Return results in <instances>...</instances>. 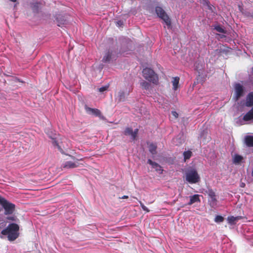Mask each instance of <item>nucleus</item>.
<instances>
[{
	"label": "nucleus",
	"mask_w": 253,
	"mask_h": 253,
	"mask_svg": "<svg viewBox=\"0 0 253 253\" xmlns=\"http://www.w3.org/2000/svg\"><path fill=\"white\" fill-rule=\"evenodd\" d=\"M19 227L17 224L10 223L1 231V234L3 235H7L9 241H13L19 236Z\"/></svg>",
	"instance_id": "f257e3e1"
},
{
	"label": "nucleus",
	"mask_w": 253,
	"mask_h": 253,
	"mask_svg": "<svg viewBox=\"0 0 253 253\" xmlns=\"http://www.w3.org/2000/svg\"><path fill=\"white\" fill-rule=\"evenodd\" d=\"M143 77L154 84H157L159 82V78L157 74L151 68H145L142 71Z\"/></svg>",
	"instance_id": "f03ea898"
},
{
	"label": "nucleus",
	"mask_w": 253,
	"mask_h": 253,
	"mask_svg": "<svg viewBox=\"0 0 253 253\" xmlns=\"http://www.w3.org/2000/svg\"><path fill=\"white\" fill-rule=\"evenodd\" d=\"M0 205L4 210L5 215L13 213L15 209V206L14 204L9 202L5 198L0 196Z\"/></svg>",
	"instance_id": "7ed1b4c3"
},
{
	"label": "nucleus",
	"mask_w": 253,
	"mask_h": 253,
	"mask_svg": "<svg viewBox=\"0 0 253 253\" xmlns=\"http://www.w3.org/2000/svg\"><path fill=\"white\" fill-rule=\"evenodd\" d=\"M186 180L190 184H195L200 181V177L195 169H192L186 173Z\"/></svg>",
	"instance_id": "20e7f679"
},
{
	"label": "nucleus",
	"mask_w": 253,
	"mask_h": 253,
	"mask_svg": "<svg viewBox=\"0 0 253 253\" xmlns=\"http://www.w3.org/2000/svg\"><path fill=\"white\" fill-rule=\"evenodd\" d=\"M155 11L157 15L166 23L167 25L169 26L171 25L170 19L165 11L161 7H156Z\"/></svg>",
	"instance_id": "39448f33"
},
{
	"label": "nucleus",
	"mask_w": 253,
	"mask_h": 253,
	"mask_svg": "<svg viewBox=\"0 0 253 253\" xmlns=\"http://www.w3.org/2000/svg\"><path fill=\"white\" fill-rule=\"evenodd\" d=\"M138 129H135L133 131L131 127H126L124 130V134L126 136H130V138L134 140L138 134Z\"/></svg>",
	"instance_id": "423d86ee"
},
{
	"label": "nucleus",
	"mask_w": 253,
	"mask_h": 253,
	"mask_svg": "<svg viewBox=\"0 0 253 253\" xmlns=\"http://www.w3.org/2000/svg\"><path fill=\"white\" fill-rule=\"evenodd\" d=\"M208 194L211 200H209L211 207H214L217 204V200L215 192L211 189H209Z\"/></svg>",
	"instance_id": "0eeeda50"
},
{
	"label": "nucleus",
	"mask_w": 253,
	"mask_h": 253,
	"mask_svg": "<svg viewBox=\"0 0 253 253\" xmlns=\"http://www.w3.org/2000/svg\"><path fill=\"white\" fill-rule=\"evenodd\" d=\"M236 100H238L243 95L244 88L240 84H236L235 85Z\"/></svg>",
	"instance_id": "6e6552de"
},
{
	"label": "nucleus",
	"mask_w": 253,
	"mask_h": 253,
	"mask_svg": "<svg viewBox=\"0 0 253 253\" xmlns=\"http://www.w3.org/2000/svg\"><path fill=\"white\" fill-rule=\"evenodd\" d=\"M240 10L242 14L246 18L253 19V9H246L240 8Z\"/></svg>",
	"instance_id": "1a4fd4ad"
},
{
	"label": "nucleus",
	"mask_w": 253,
	"mask_h": 253,
	"mask_svg": "<svg viewBox=\"0 0 253 253\" xmlns=\"http://www.w3.org/2000/svg\"><path fill=\"white\" fill-rule=\"evenodd\" d=\"M147 163L151 165L152 168L155 169L156 171L159 172L160 173H162L163 171L162 167L158 163L152 161L150 159L148 160Z\"/></svg>",
	"instance_id": "9d476101"
},
{
	"label": "nucleus",
	"mask_w": 253,
	"mask_h": 253,
	"mask_svg": "<svg viewBox=\"0 0 253 253\" xmlns=\"http://www.w3.org/2000/svg\"><path fill=\"white\" fill-rule=\"evenodd\" d=\"M244 121H253V107L243 117Z\"/></svg>",
	"instance_id": "9b49d317"
},
{
	"label": "nucleus",
	"mask_w": 253,
	"mask_h": 253,
	"mask_svg": "<svg viewBox=\"0 0 253 253\" xmlns=\"http://www.w3.org/2000/svg\"><path fill=\"white\" fill-rule=\"evenodd\" d=\"M190 201L187 204V205L190 206L196 202H200V195L198 194H195L193 196H190Z\"/></svg>",
	"instance_id": "f8f14e48"
},
{
	"label": "nucleus",
	"mask_w": 253,
	"mask_h": 253,
	"mask_svg": "<svg viewBox=\"0 0 253 253\" xmlns=\"http://www.w3.org/2000/svg\"><path fill=\"white\" fill-rule=\"evenodd\" d=\"M241 219H242V216H237L236 217L230 216L227 217V221L229 224L231 225H234L237 221Z\"/></svg>",
	"instance_id": "ddd939ff"
},
{
	"label": "nucleus",
	"mask_w": 253,
	"mask_h": 253,
	"mask_svg": "<svg viewBox=\"0 0 253 253\" xmlns=\"http://www.w3.org/2000/svg\"><path fill=\"white\" fill-rule=\"evenodd\" d=\"M56 19L57 22V25L59 27L66 23V20L65 19L64 16L61 15H58L56 17Z\"/></svg>",
	"instance_id": "4468645a"
},
{
	"label": "nucleus",
	"mask_w": 253,
	"mask_h": 253,
	"mask_svg": "<svg viewBox=\"0 0 253 253\" xmlns=\"http://www.w3.org/2000/svg\"><path fill=\"white\" fill-rule=\"evenodd\" d=\"M79 166L78 163L77 162H73L71 161H67L65 163L64 166V168L67 169H72L77 168Z\"/></svg>",
	"instance_id": "2eb2a0df"
},
{
	"label": "nucleus",
	"mask_w": 253,
	"mask_h": 253,
	"mask_svg": "<svg viewBox=\"0 0 253 253\" xmlns=\"http://www.w3.org/2000/svg\"><path fill=\"white\" fill-rule=\"evenodd\" d=\"M245 142L247 146L253 147V135H247L245 137Z\"/></svg>",
	"instance_id": "dca6fc26"
},
{
	"label": "nucleus",
	"mask_w": 253,
	"mask_h": 253,
	"mask_svg": "<svg viewBox=\"0 0 253 253\" xmlns=\"http://www.w3.org/2000/svg\"><path fill=\"white\" fill-rule=\"evenodd\" d=\"M85 110L87 112H89L96 116H99L101 114L100 110L97 109H93L88 107H85Z\"/></svg>",
	"instance_id": "f3484780"
},
{
	"label": "nucleus",
	"mask_w": 253,
	"mask_h": 253,
	"mask_svg": "<svg viewBox=\"0 0 253 253\" xmlns=\"http://www.w3.org/2000/svg\"><path fill=\"white\" fill-rule=\"evenodd\" d=\"M116 100H117L118 102H120L125 101V92L123 91H119L118 92L117 96L116 98Z\"/></svg>",
	"instance_id": "a211bd4d"
},
{
	"label": "nucleus",
	"mask_w": 253,
	"mask_h": 253,
	"mask_svg": "<svg viewBox=\"0 0 253 253\" xmlns=\"http://www.w3.org/2000/svg\"><path fill=\"white\" fill-rule=\"evenodd\" d=\"M112 51L108 50L103 58L102 61L103 62H109L111 59Z\"/></svg>",
	"instance_id": "6ab92c4d"
},
{
	"label": "nucleus",
	"mask_w": 253,
	"mask_h": 253,
	"mask_svg": "<svg viewBox=\"0 0 253 253\" xmlns=\"http://www.w3.org/2000/svg\"><path fill=\"white\" fill-rule=\"evenodd\" d=\"M179 82V78L178 77H176L173 78L172 85H173V89L176 90L178 88V84Z\"/></svg>",
	"instance_id": "aec40b11"
},
{
	"label": "nucleus",
	"mask_w": 253,
	"mask_h": 253,
	"mask_svg": "<svg viewBox=\"0 0 253 253\" xmlns=\"http://www.w3.org/2000/svg\"><path fill=\"white\" fill-rule=\"evenodd\" d=\"M148 148H149V150L150 152L152 154L154 155L157 153V151H156L157 146L155 144H154L153 143H150L148 145Z\"/></svg>",
	"instance_id": "412c9836"
},
{
	"label": "nucleus",
	"mask_w": 253,
	"mask_h": 253,
	"mask_svg": "<svg viewBox=\"0 0 253 253\" xmlns=\"http://www.w3.org/2000/svg\"><path fill=\"white\" fill-rule=\"evenodd\" d=\"M252 105H253V92L249 94L247 101V106H251Z\"/></svg>",
	"instance_id": "4be33fe9"
},
{
	"label": "nucleus",
	"mask_w": 253,
	"mask_h": 253,
	"mask_svg": "<svg viewBox=\"0 0 253 253\" xmlns=\"http://www.w3.org/2000/svg\"><path fill=\"white\" fill-rule=\"evenodd\" d=\"M214 29L217 32L223 34H226L227 31L220 25L215 26L214 27Z\"/></svg>",
	"instance_id": "5701e85b"
},
{
	"label": "nucleus",
	"mask_w": 253,
	"mask_h": 253,
	"mask_svg": "<svg viewBox=\"0 0 253 253\" xmlns=\"http://www.w3.org/2000/svg\"><path fill=\"white\" fill-rule=\"evenodd\" d=\"M243 160V157L239 155H236L234 158V163L235 164L239 163Z\"/></svg>",
	"instance_id": "b1692460"
},
{
	"label": "nucleus",
	"mask_w": 253,
	"mask_h": 253,
	"mask_svg": "<svg viewBox=\"0 0 253 253\" xmlns=\"http://www.w3.org/2000/svg\"><path fill=\"white\" fill-rule=\"evenodd\" d=\"M140 84L141 86L145 89H149L150 87V84L146 81L142 82Z\"/></svg>",
	"instance_id": "393cba45"
},
{
	"label": "nucleus",
	"mask_w": 253,
	"mask_h": 253,
	"mask_svg": "<svg viewBox=\"0 0 253 253\" xmlns=\"http://www.w3.org/2000/svg\"><path fill=\"white\" fill-rule=\"evenodd\" d=\"M183 156L185 160L189 159L192 156V152L190 151H185L183 153Z\"/></svg>",
	"instance_id": "a878e982"
},
{
	"label": "nucleus",
	"mask_w": 253,
	"mask_h": 253,
	"mask_svg": "<svg viewBox=\"0 0 253 253\" xmlns=\"http://www.w3.org/2000/svg\"><path fill=\"white\" fill-rule=\"evenodd\" d=\"M224 218L221 215H217L215 217L214 221L215 222H221L223 221Z\"/></svg>",
	"instance_id": "bb28decb"
},
{
	"label": "nucleus",
	"mask_w": 253,
	"mask_h": 253,
	"mask_svg": "<svg viewBox=\"0 0 253 253\" xmlns=\"http://www.w3.org/2000/svg\"><path fill=\"white\" fill-rule=\"evenodd\" d=\"M39 7V3L38 2L34 3L32 4V9L34 11H38Z\"/></svg>",
	"instance_id": "cd10ccee"
},
{
	"label": "nucleus",
	"mask_w": 253,
	"mask_h": 253,
	"mask_svg": "<svg viewBox=\"0 0 253 253\" xmlns=\"http://www.w3.org/2000/svg\"><path fill=\"white\" fill-rule=\"evenodd\" d=\"M139 203L143 211H145L147 212L150 211L141 202V201H139Z\"/></svg>",
	"instance_id": "c85d7f7f"
},
{
	"label": "nucleus",
	"mask_w": 253,
	"mask_h": 253,
	"mask_svg": "<svg viewBox=\"0 0 253 253\" xmlns=\"http://www.w3.org/2000/svg\"><path fill=\"white\" fill-rule=\"evenodd\" d=\"M139 203L143 211H145L147 212L150 211L141 202V201H139Z\"/></svg>",
	"instance_id": "c756f323"
},
{
	"label": "nucleus",
	"mask_w": 253,
	"mask_h": 253,
	"mask_svg": "<svg viewBox=\"0 0 253 253\" xmlns=\"http://www.w3.org/2000/svg\"><path fill=\"white\" fill-rule=\"evenodd\" d=\"M108 86H102L99 88V91L100 92H103V91L106 90L108 89Z\"/></svg>",
	"instance_id": "7c9ffc66"
},
{
	"label": "nucleus",
	"mask_w": 253,
	"mask_h": 253,
	"mask_svg": "<svg viewBox=\"0 0 253 253\" xmlns=\"http://www.w3.org/2000/svg\"><path fill=\"white\" fill-rule=\"evenodd\" d=\"M171 114L175 119L178 117V114L176 111H172Z\"/></svg>",
	"instance_id": "2f4dec72"
},
{
	"label": "nucleus",
	"mask_w": 253,
	"mask_h": 253,
	"mask_svg": "<svg viewBox=\"0 0 253 253\" xmlns=\"http://www.w3.org/2000/svg\"><path fill=\"white\" fill-rule=\"evenodd\" d=\"M245 186H246V184H245V183H244V182H241V183H240V186L241 187H242V188H244V187H245Z\"/></svg>",
	"instance_id": "473e14b6"
},
{
	"label": "nucleus",
	"mask_w": 253,
	"mask_h": 253,
	"mask_svg": "<svg viewBox=\"0 0 253 253\" xmlns=\"http://www.w3.org/2000/svg\"><path fill=\"white\" fill-rule=\"evenodd\" d=\"M53 144H54V145H56V146H58V147L59 148V145H58V143H57V142L56 141L54 140V141L53 142Z\"/></svg>",
	"instance_id": "72a5a7b5"
},
{
	"label": "nucleus",
	"mask_w": 253,
	"mask_h": 253,
	"mask_svg": "<svg viewBox=\"0 0 253 253\" xmlns=\"http://www.w3.org/2000/svg\"><path fill=\"white\" fill-rule=\"evenodd\" d=\"M128 198V196L124 195L122 197H120V199H127Z\"/></svg>",
	"instance_id": "f704fd0d"
},
{
	"label": "nucleus",
	"mask_w": 253,
	"mask_h": 253,
	"mask_svg": "<svg viewBox=\"0 0 253 253\" xmlns=\"http://www.w3.org/2000/svg\"><path fill=\"white\" fill-rule=\"evenodd\" d=\"M219 35L220 36L221 38H225V36L223 35Z\"/></svg>",
	"instance_id": "c9c22d12"
},
{
	"label": "nucleus",
	"mask_w": 253,
	"mask_h": 253,
	"mask_svg": "<svg viewBox=\"0 0 253 253\" xmlns=\"http://www.w3.org/2000/svg\"><path fill=\"white\" fill-rule=\"evenodd\" d=\"M10 1H12V2H15L17 1V0H9Z\"/></svg>",
	"instance_id": "e433bc0d"
},
{
	"label": "nucleus",
	"mask_w": 253,
	"mask_h": 253,
	"mask_svg": "<svg viewBox=\"0 0 253 253\" xmlns=\"http://www.w3.org/2000/svg\"><path fill=\"white\" fill-rule=\"evenodd\" d=\"M8 219H10V220H13V217H11V218L8 217Z\"/></svg>",
	"instance_id": "4c0bfd02"
},
{
	"label": "nucleus",
	"mask_w": 253,
	"mask_h": 253,
	"mask_svg": "<svg viewBox=\"0 0 253 253\" xmlns=\"http://www.w3.org/2000/svg\"><path fill=\"white\" fill-rule=\"evenodd\" d=\"M252 71L253 72V68H252Z\"/></svg>",
	"instance_id": "58836bf2"
}]
</instances>
